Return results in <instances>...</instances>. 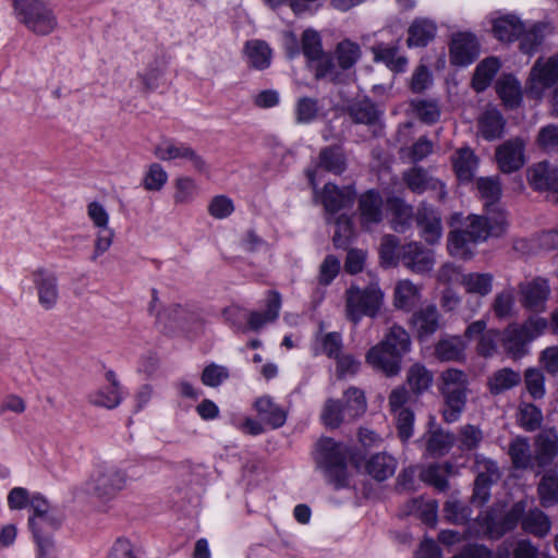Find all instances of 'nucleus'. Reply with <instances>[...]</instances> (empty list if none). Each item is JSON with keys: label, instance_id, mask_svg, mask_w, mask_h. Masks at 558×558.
Wrapping results in <instances>:
<instances>
[{"label": "nucleus", "instance_id": "13", "mask_svg": "<svg viewBox=\"0 0 558 558\" xmlns=\"http://www.w3.org/2000/svg\"><path fill=\"white\" fill-rule=\"evenodd\" d=\"M495 160L504 173L520 170L525 163L524 142L518 137L504 142L496 148Z\"/></svg>", "mask_w": 558, "mask_h": 558}, {"label": "nucleus", "instance_id": "27", "mask_svg": "<svg viewBox=\"0 0 558 558\" xmlns=\"http://www.w3.org/2000/svg\"><path fill=\"white\" fill-rule=\"evenodd\" d=\"M281 307V296L277 291H269L266 300V310L263 312H251L247 315V325L251 330L257 331L266 324L277 319Z\"/></svg>", "mask_w": 558, "mask_h": 558}, {"label": "nucleus", "instance_id": "40", "mask_svg": "<svg viewBox=\"0 0 558 558\" xmlns=\"http://www.w3.org/2000/svg\"><path fill=\"white\" fill-rule=\"evenodd\" d=\"M322 107L318 99L302 96L294 105V117L298 124H310L318 119Z\"/></svg>", "mask_w": 558, "mask_h": 558}, {"label": "nucleus", "instance_id": "61", "mask_svg": "<svg viewBox=\"0 0 558 558\" xmlns=\"http://www.w3.org/2000/svg\"><path fill=\"white\" fill-rule=\"evenodd\" d=\"M168 181V173L163 167L157 162L148 167L144 178L143 185L147 191H160Z\"/></svg>", "mask_w": 558, "mask_h": 558}, {"label": "nucleus", "instance_id": "54", "mask_svg": "<svg viewBox=\"0 0 558 558\" xmlns=\"http://www.w3.org/2000/svg\"><path fill=\"white\" fill-rule=\"evenodd\" d=\"M33 535H50V532L58 529L60 520L54 510L41 515H31L28 519Z\"/></svg>", "mask_w": 558, "mask_h": 558}, {"label": "nucleus", "instance_id": "53", "mask_svg": "<svg viewBox=\"0 0 558 558\" xmlns=\"http://www.w3.org/2000/svg\"><path fill=\"white\" fill-rule=\"evenodd\" d=\"M320 417L329 428H337L342 422L349 421L342 403L333 399L326 401Z\"/></svg>", "mask_w": 558, "mask_h": 558}, {"label": "nucleus", "instance_id": "51", "mask_svg": "<svg viewBox=\"0 0 558 558\" xmlns=\"http://www.w3.org/2000/svg\"><path fill=\"white\" fill-rule=\"evenodd\" d=\"M344 411L348 420L352 421L366 411V400L362 390L351 387L343 395Z\"/></svg>", "mask_w": 558, "mask_h": 558}, {"label": "nucleus", "instance_id": "2", "mask_svg": "<svg viewBox=\"0 0 558 558\" xmlns=\"http://www.w3.org/2000/svg\"><path fill=\"white\" fill-rule=\"evenodd\" d=\"M348 449L331 438H322L316 445L315 461L331 483L340 487L344 483Z\"/></svg>", "mask_w": 558, "mask_h": 558}, {"label": "nucleus", "instance_id": "19", "mask_svg": "<svg viewBox=\"0 0 558 558\" xmlns=\"http://www.w3.org/2000/svg\"><path fill=\"white\" fill-rule=\"evenodd\" d=\"M471 235L468 230H453L448 234V252L453 257L470 258L473 255V246L477 242L486 240V233L473 231Z\"/></svg>", "mask_w": 558, "mask_h": 558}, {"label": "nucleus", "instance_id": "16", "mask_svg": "<svg viewBox=\"0 0 558 558\" xmlns=\"http://www.w3.org/2000/svg\"><path fill=\"white\" fill-rule=\"evenodd\" d=\"M415 221L420 228L421 236L428 244H436L442 236L441 218L432 206L422 203L418 205Z\"/></svg>", "mask_w": 558, "mask_h": 558}, {"label": "nucleus", "instance_id": "23", "mask_svg": "<svg viewBox=\"0 0 558 558\" xmlns=\"http://www.w3.org/2000/svg\"><path fill=\"white\" fill-rule=\"evenodd\" d=\"M399 40L393 44L378 43L371 48L375 62L384 63L389 70L402 73L407 70L408 59L399 53Z\"/></svg>", "mask_w": 558, "mask_h": 558}, {"label": "nucleus", "instance_id": "20", "mask_svg": "<svg viewBox=\"0 0 558 558\" xmlns=\"http://www.w3.org/2000/svg\"><path fill=\"white\" fill-rule=\"evenodd\" d=\"M402 356L389 348L376 344L366 354V362L375 369L387 376H395L401 371Z\"/></svg>", "mask_w": 558, "mask_h": 558}, {"label": "nucleus", "instance_id": "8", "mask_svg": "<svg viewBox=\"0 0 558 558\" xmlns=\"http://www.w3.org/2000/svg\"><path fill=\"white\" fill-rule=\"evenodd\" d=\"M558 82V53L547 59L539 58L531 69L527 93L534 98H542L545 90Z\"/></svg>", "mask_w": 558, "mask_h": 558}, {"label": "nucleus", "instance_id": "37", "mask_svg": "<svg viewBox=\"0 0 558 558\" xmlns=\"http://www.w3.org/2000/svg\"><path fill=\"white\" fill-rule=\"evenodd\" d=\"M460 282L468 293L486 296L493 290L494 276L489 272H470L462 275Z\"/></svg>", "mask_w": 558, "mask_h": 558}, {"label": "nucleus", "instance_id": "21", "mask_svg": "<svg viewBox=\"0 0 558 558\" xmlns=\"http://www.w3.org/2000/svg\"><path fill=\"white\" fill-rule=\"evenodd\" d=\"M106 379L109 385L90 392L88 395V401L93 405L111 410L121 403L123 399L122 388L113 371L106 373Z\"/></svg>", "mask_w": 558, "mask_h": 558}, {"label": "nucleus", "instance_id": "9", "mask_svg": "<svg viewBox=\"0 0 558 558\" xmlns=\"http://www.w3.org/2000/svg\"><path fill=\"white\" fill-rule=\"evenodd\" d=\"M155 156L162 161L184 160L189 161L192 168L198 172L207 170V162L193 147L189 144L165 138L156 145L154 149Z\"/></svg>", "mask_w": 558, "mask_h": 558}, {"label": "nucleus", "instance_id": "62", "mask_svg": "<svg viewBox=\"0 0 558 558\" xmlns=\"http://www.w3.org/2000/svg\"><path fill=\"white\" fill-rule=\"evenodd\" d=\"M185 317L186 311L179 304H172L157 315V320L159 324H163L165 327H168L169 329H175L183 327V320Z\"/></svg>", "mask_w": 558, "mask_h": 558}, {"label": "nucleus", "instance_id": "43", "mask_svg": "<svg viewBox=\"0 0 558 558\" xmlns=\"http://www.w3.org/2000/svg\"><path fill=\"white\" fill-rule=\"evenodd\" d=\"M505 120L499 111L487 110L480 118V131L485 140L493 141L504 133Z\"/></svg>", "mask_w": 558, "mask_h": 558}, {"label": "nucleus", "instance_id": "47", "mask_svg": "<svg viewBox=\"0 0 558 558\" xmlns=\"http://www.w3.org/2000/svg\"><path fill=\"white\" fill-rule=\"evenodd\" d=\"M527 393L534 399H543L546 395L545 375L538 367H527L522 376Z\"/></svg>", "mask_w": 558, "mask_h": 558}, {"label": "nucleus", "instance_id": "31", "mask_svg": "<svg viewBox=\"0 0 558 558\" xmlns=\"http://www.w3.org/2000/svg\"><path fill=\"white\" fill-rule=\"evenodd\" d=\"M255 408L260 418L272 428L281 427L287 420L284 410L268 396L258 398Z\"/></svg>", "mask_w": 558, "mask_h": 558}, {"label": "nucleus", "instance_id": "25", "mask_svg": "<svg viewBox=\"0 0 558 558\" xmlns=\"http://www.w3.org/2000/svg\"><path fill=\"white\" fill-rule=\"evenodd\" d=\"M521 381L522 375L519 371L502 367L493 372L487 377V389L490 395L499 396L518 387Z\"/></svg>", "mask_w": 558, "mask_h": 558}, {"label": "nucleus", "instance_id": "4", "mask_svg": "<svg viewBox=\"0 0 558 558\" xmlns=\"http://www.w3.org/2000/svg\"><path fill=\"white\" fill-rule=\"evenodd\" d=\"M17 20L36 35H48L57 27V17L43 0H14Z\"/></svg>", "mask_w": 558, "mask_h": 558}, {"label": "nucleus", "instance_id": "49", "mask_svg": "<svg viewBox=\"0 0 558 558\" xmlns=\"http://www.w3.org/2000/svg\"><path fill=\"white\" fill-rule=\"evenodd\" d=\"M391 228L397 232L407 231L411 227L414 217L412 206L401 199H395L391 203Z\"/></svg>", "mask_w": 558, "mask_h": 558}, {"label": "nucleus", "instance_id": "18", "mask_svg": "<svg viewBox=\"0 0 558 558\" xmlns=\"http://www.w3.org/2000/svg\"><path fill=\"white\" fill-rule=\"evenodd\" d=\"M357 209L361 226L366 230H371L373 226L378 225L383 220V197L377 191L369 190L360 196Z\"/></svg>", "mask_w": 558, "mask_h": 558}, {"label": "nucleus", "instance_id": "36", "mask_svg": "<svg viewBox=\"0 0 558 558\" xmlns=\"http://www.w3.org/2000/svg\"><path fill=\"white\" fill-rule=\"evenodd\" d=\"M504 349L513 357H520L525 352V347L531 342V336H527L522 327H508L501 338Z\"/></svg>", "mask_w": 558, "mask_h": 558}, {"label": "nucleus", "instance_id": "38", "mask_svg": "<svg viewBox=\"0 0 558 558\" xmlns=\"http://www.w3.org/2000/svg\"><path fill=\"white\" fill-rule=\"evenodd\" d=\"M248 63L256 70H265L271 62V49L263 40H250L245 45Z\"/></svg>", "mask_w": 558, "mask_h": 558}, {"label": "nucleus", "instance_id": "15", "mask_svg": "<svg viewBox=\"0 0 558 558\" xmlns=\"http://www.w3.org/2000/svg\"><path fill=\"white\" fill-rule=\"evenodd\" d=\"M403 180L407 186L416 194L432 191L435 192V198L439 202H444L447 197L444 183L432 177L428 171L422 167H413L405 171Z\"/></svg>", "mask_w": 558, "mask_h": 558}, {"label": "nucleus", "instance_id": "64", "mask_svg": "<svg viewBox=\"0 0 558 558\" xmlns=\"http://www.w3.org/2000/svg\"><path fill=\"white\" fill-rule=\"evenodd\" d=\"M539 147L548 154H558V126L549 124L538 132Z\"/></svg>", "mask_w": 558, "mask_h": 558}, {"label": "nucleus", "instance_id": "50", "mask_svg": "<svg viewBox=\"0 0 558 558\" xmlns=\"http://www.w3.org/2000/svg\"><path fill=\"white\" fill-rule=\"evenodd\" d=\"M544 29L545 25L543 24H534V25H525L522 34L519 36L520 39V49L522 52L526 54L534 53L544 39Z\"/></svg>", "mask_w": 558, "mask_h": 558}, {"label": "nucleus", "instance_id": "55", "mask_svg": "<svg viewBox=\"0 0 558 558\" xmlns=\"http://www.w3.org/2000/svg\"><path fill=\"white\" fill-rule=\"evenodd\" d=\"M476 186L481 197L486 199V206L494 205L501 196V182L498 175L478 178Z\"/></svg>", "mask_w": 558, "mask_h": 558}, {"label": "nucleus", "instance_id": "42", "mask_svg": "<svg viewBox=\"0 0 558 558\" xmlns=\"http://www.w3.org/2000/svg\"><path fill=\"white\" fill-rule=\"evenodd\" d=\"M464 349V341L460 337H446L437 342L435 353L440 361H459L463 357Z\"/></svg>", "mask_w": 558, "mask_h": 558}, {"label": "nucleus", "instance_id": "7", "mask_svg": "<svg viewBox=\"0 0 558 558\" xmlns=\"http://www.w3.org/2000/svg\"><path fill=\"white\" fill-rule=\"evenodd\" d=\"M448 52L451 65L469 66L480 57V40L472 32H454L450 35Z\"/></svg>", "mask_w": 558, "mask_h": 558}, {"label": "nucleus", "instance_id": "41", "mask_svg": "<svg viewBox=\"0 0 558 558\" xmlns=\"http://www.w3.org/2000/svg\"><path fill=\"white\" fill-rule=\"evenodd\" d=\"M318 167L333 174H341L345 170V158L338 146L325 147L318 157Z\"/></svg>", "mask_w": 558, "mask_h": 558}, {"label": "nucleus", "instance_id": "52", "mask_svg": "<svg viewBox=\"0 0 558 558\" xmlns=\"http://www.w3.org/2000/svg\"><path fill=\"white\" fill-rule=\"evenodd\" d=\"M450 469L449 464H432L422 471L421 478L439 492H445L448 488Z\"/></svg>", "mask_w": 558, "mask_h": 558}, {"label": "nucleus", "instance_id": "39", "mask_svg": "<svg viewBox=\"0 0 558 558\" xmlns=\"http://www.w3.org/2000/svg\"><path fill=\"white\" fill-rule=\"evenodd\" d=\"M378 344L389 348L403 357L410 351L411 339L403 327L393 325Z\"/></svg>", "mask_w": 558, "mask_h": 558}, {"label": "nucleus", "instance_id": "34", "mask_svg": "<svg viewBox=\"0 0 558 558\" xmlns=\"http://www.w3.org/2000/svg\"><path fill=\"white\" fill-rule=\"evenodd\" d=\"M421 299L420 288L411 280H400L395 288V306L399 310L411 311Z\"/></svg>", "mask_w": 558, "mask_h": 558}, {"label": "nucleus", "instance_id": "32", "mask_svg": "<svg viewBox=\"0 0 558 558\" xmlns=\"http://www.w3.org/2000/svg\"><path fill=\"white\" fill-rule=\"evenodd\" d=\"M396 459L385 452L372 456L366 462L367 473L378 482L385 481L395 474Z\"/></svg>", "mask_w": 558, "mask_h": 558}, {"label": "nucleus", "instance_id": "46", "mask_svg": "<svg viewBox=\"0 0 558 558\" xmlns=\"http://www.w3.org/2000/svg\"><path fill=\"white\" fill-rule=\"evenodd\" d=\"M509 456L515 469H527L533 464L531 446L525 438L518 437L510 442Z\"/></svg>", "mask_w": 558, "mask_h": 558}, {"label": "nucleus", "instance_id": "17", "mask_svg": "<svg viewBox=\"0 0 558 558\" xmlns=\"http://www.w3.org/2000/svg\"><path fill=\"white\" fill-rule=\"evenodd\" d=\"M355 196L356 192L351 185L339 187L333 183H326L319 198L327 213L336 214L352 207Z\"/></svg>", "mask_w": 558, "mask_h": 558}, {"label": "nucleus", "instance_id": "11", "mask_svg": "<svg viewBox=\"0 0 558 558\" xmlns=\"http://www.w3.org/2000/svg\"><path fill=\"white\" fill-rule=\"evenodd\" d=\"M529 184L536 191L548 192L550 201L558 203V168L547 161L533 165L527 170Z\"/></svg>", "mask_w": 558, "mask_h": 558}, {"label": "nucleus", "instance_id": "6", "mask_svg": "<svg viewBox=\"0 0 558 558\" xmlns=\"http://www.w3.org/2000/svg\"><path fill=\"white\" fill-rule=\"evenodd\" d=\"M126 485V474L114 466L98 468L85 482L83 489L101 500L113 498Z\"/></svg>", "mask_w": 558, "mask_h": 558}, {"label": "nucleus", "instance_id": "28", "mask_svg": "<svg viewBox=\"0 0 558 558\" xmlns=\"http://www.w3.org/2000/svg\"><path fill=\"white\" fill-rule=\"evenodd\" d=\"M361 47L356 43L350 39H343L337 44L332 60L335 59L337 61L335 65L343 74V80L347 77L343 72L352 69L361 59ZM343 82L344 81L341 83Z\"/></svg>", "mask_w": 558, "mask_h": 558}, {"label": "nucleus", "instance_id": "56", "mask_svg": "<svg viewBox=\"0 0 558 558\" xmlns=\"http://www.w3.org/2000/svg\"><path fill=\"white\" fill-rule=\"evenodd\" d=\"M173 199L177 204H190L198 193V186L191 177H179L174 181Z\"/></svg>", "mask_w": 558, "mask_h": 558}, {"label": "nucleus", "instance_id": "24", "mask_svg": "<svg viewBox=\"0 0 558 558\" xmlns=\"http://www.w3.org/2000/svg\"><path fill=\"white\" fill-rule=\"evenodd\" d=\"M535 460L539 466L550 464L558 456V432L545 428L535 437Z\"/></svg>", "mask_w": 558, "mask_h": 558}, {"label": "nucleus", "instance_id": "1", "mask_svg": "<svg viewBox=\"0 0 558 558\" xmlns=\"http://www.w3.org/2000/svg\"><path fill=\"white\" fill-rule=\"evenodd\" d=\"M440 391L445 403L442 417L447 423L457 422L466 403L468 376L457 368H449L441 373Z\"/></svg>", "mask_w": 558, "mask_h": 558}, {"label": "nucleus", "instance_id": "3", "mask_svg": "<svg viewBox=\"0 0 558 558\" xmlns=\"http://www.w3.org/2000/svg\"><path fill=\"white\" fill-rule=\"evenodd\" d=\"M384 294L377 284L365 288L352 286L345 292V316L354 325L359 324L363 316L375 317L381 305Z\"/></svg>", "mask_w": 558, "mask_h": 558}, {"label": "nucleus", "instance_id": "60", "mask_svg": "<svg viewBox=\"0 0 558 558\" xmlns=\"http://www.w3.org/2000/svg\"><path fill=\"white\" fill-rule=\"evenodd\" d=\"M451 558H509V550L499 549L493 553L483 545L469 544Z\"/></svg>", "mask_w": 558, "mask_h": 558}, {"label": "nucleus", "instance_id": "12", "mask_svg": "<svg viewBox=\"0 0 558 558\" xmlns=\"http://www.w3.org/2000/svg\"><path fill=\"white\" fill-rule=\"evenodd\" d=\"M521 305L535 313L545 311L550 294V287L546 279L537 277L519 284Z\"/></svg>", "mask_w": 558, "mask_h": 558}, {"label": "nucleus", "instance_id": "22", "mask_svg": "<svg viewBox=\"0 0 558 558\" xmlns=\"http://www.w3.org/2000/svg\"><path fill=\"white\" fill-rule=\"evenodd\" d=\"M492 33L496 39L510 43L519 38L524 29V23L514 14L492 15Z\"/></svg>", "mask_w": 558, "mask_h": 558}, {"label": "nucleus", "instance_id": "26", "mask_svg": "<svg viewBox=\"0 0 558 558\" xmlns=\"http://www.w3.org/2000/svg\"><path fill=\"white\" fill-rule=\"evenodd\" d=\"M437 24L426 17H416L408 29L407 45L409 48L425 47L436 36Z\"/></svg>", "mask_w": 558, "mask_h": 558}, {"label": "nucleus", "instance_id": "58", "mask_svg": "<svg viewBox=\"0 0 558 558\" xmlns=\"http://www.w3.org/2000/svg\"><path fill=\"white\" fill-rule=\"evenodd\" d=\"M474 469L478 482L496 483L500 477L497 463L483 454L475 456Z\"/></svg>", "mask_w": 558, "mask_h": 558}, {"label": "nucleus", "instance_id": "10", "mask_svg": "<svg viewBox=\"0 0 558 558\" xmlns=\"http://www.w3.org/2000/svg\"><path fill=\"white\" fill-rule=\"evenodd\" d=\"M398 260L414 274L429 272L435 265L434 252L420 242H410L399 247Z\"/></svg>", "mask_w": 558, "mask_h": 558}, {"label": "nucleus", "instance_id": "44", "mask_svg": "<svg viewBox=\"0 0 558 558\" xmlns=\"http://www.w3.org/2000/svg\"><path fill=\"white\" fill-rule=\"evenodd\" d=\"M551 523L548 517L539 509H531L522 520V529L535 536L542 537L550 530Z\"/></svg>", "mask_w": 558, "mask_h": 558}, {"label": "nucleus", "instance_id": "29", "mask_svg": "<svg viewBox=\"0 0 558 558\" xmlns=\"http://www.w3.org/2000/svg\"><path fill=\"white\" fill-rule=\"evenodd\" d=\"M347 111L353 122L366 125L376 124L381 114L377 105L369 98L352 101L348 105Z\"/></svg>", "mask_w": 558, "mask_h": 558}, {"label": "nucleus", "instance_id": "59", "mask_svg": "<svg viewBox=\"0 0 558 558\" xmlns=\"http://www.w3.org/2000/svg\"><path fill=\"white\" fill-rule=\"evenodd\" d=\"M519 422L525 430L534 432L543 422V413L536 405L524 403L520 407Z\"/></svg>", "mask_w": 558, "mask_h": 558}, {"label": "nucleus", "instance_id": "63", "mask_svg": "<svg viewBox=\"0 0 558 558\" xmlns=\"http://www.w3.org/2000/svg\"><path fill=\"white\" fill-rule=\"evenodd\" d=\"M514 306V292L511 288L497 293L493 303V311L498 318H506L512 314Z\"/></svg>", "mask_w": 558, "mask_h": 558}, {"label": "nucleus", "instance_id": "57", "mask_svg": "<svg viewBox=\"0 0 558 558\" xmlns=\"http://www.w3.org/2000/svg\"><path fill=\"white\" fill-rule=\"evenodd\" d=\"M407 380L411 389L421 393L430 387L433 375L421 364H414L410 367Z\"/></svg>", "mask_w": 558, "mask_h": 558}, {"label": "nucleus", "instance_id": "30", "mask_svg": "<svg viewBox=\"0 0 558 558\" xmlns=\"http://www.w3.org/2000/svg\"><path fill=\"white\" fill-rule=\"evenodd\" d=\"M452 165L458 179L469 182L475 174L478 159L471 148L462 147L452 156Z\"/></svg>", "mask_w": 558, "mask_h": 558}, {"label": "nucleus", "instance_id": "45", "mask_svg": "<svg viewBox=\"0 0 558 558\" xmlns=\"http://www.w3.org/2000/svg\"><path fill=\"white\" fill-rule=\"evenodd\" d=\"M541 504L544 507H551L558 502V474L555 471L546 472L537 487Z\"/></svg>", "mask_w": 558, "mask_h": 558}, {"label": "nucleus", "instance_id": "5", "mask_svg": "<svg viewBox=\"0 0 558 558\" xmlns=\"http://www.w3.org/2000/svg\"><path fill=\"white\" fill-rule=\"evenodd\" d=\"M302 51L312 61H317L316 78L327 80L332 83H341L343 74L336 68L331 57L325 56L322 39L313 29L304 31L302 35Z\"/></svg>", "mask_w": 558, "mask_h": 558}, {"label": "nucleus", "instance_id": "14", "mask_svg": "<svg viewBox=\"0 0 558 558\" xmlns=\"http://www.w3.org/2000/svg\"><path fill=\"white\" fill-rule=\"evenodd\" d=\"M32 280L37 292L39 305L46 311L53 310L59 301L57 275L40 268L32 274Z\"/></svg>", "mask_w": 558, "mask_h": 558}, {"label": "nucleus", "instance_id": "33", "mask_svg": "<svg viewBox=\"0 0 558 558\" xmlns=\"http://www.w3.org/2000/svg\"><path fill=\"white\" fill-rule=\"evenodd\" d=\"M417 333L429 336L439 328V314L435 305H427L415 312L411 319Z\"/></svg>", "mask_w": 558, "mask_h": 558}, {"label": "nucleus", "instance_id": "35", "mask_svg": "<svg viewBox=\"0 0 558 558\" xmlns=\"http://www.w3.org/2000/svg\"><path fill=\"white\" fill-rule=\"evenodd\" d=\"M500 69L498 58L489 57L481 61L474 72L472 86L476 92L485 90Z\"/></svg>", "mask_w": 558, "mask_h": 558}, {"label": "nucleus", "instance_id": "48", "mask_svg": "<svg viewBox=\"0 0 558 558\" xmlns=\"http://www.w3.org/2000/svg\"><path fill=\"white\" fill-rule=\"evenodd\" d=\"M497 93L510 108L519 105L521 100L520 83L512 75H505L497 82Z\"/></svg>", "mask_w": 558, "mask_h": 558}]
</instances>
